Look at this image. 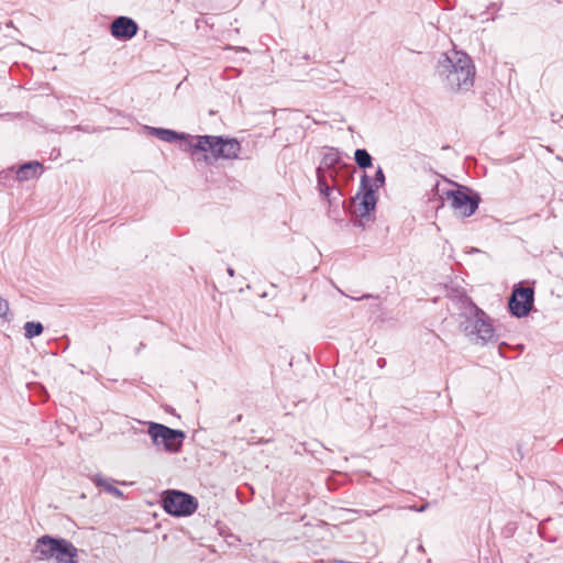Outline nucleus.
Instances as JSON below:
<instances>
[{"mask_svg":"<svg viewBox=\"0 0 563 563\" xmlns=\"http://www.w3.org/2000/svg\"><path fill=\"white\" fill-rule=\"evenodd\" d=\"M434 74L444 89L465 92L473 87L476 71L472 58L453 48L440 55Z\"/></svg>","mask_w":563,"mask_h":563,"instance_id":"obj_1","label":"nucleus"},{"mask_svg":"<svg viewBox=\"0 0 563 563\" xmlns=\"http://www.w3.org/2000/svg\"><path fill=\"white\" fill-rule=\"evenodd\" d=\"M429 201L437 203L435 211L442 209L448 201L457 214L468 218L476 212L482 199L474 189L443 177V183L437 181L432 187Z\"/></svg>","mask_w":563,"mask_h":563,"instance_id":"obj_2","label":"nucleus"},{"mask_svg":"<svg viewBox=\"0 0 563 563\" xmlns=\"http://www.w3.org/2000/svg\"><path fill=\"white\" fill-rule=\"evenodd\" d=\"M463 302L466 305L465 321L462 323L463 331L468 336H475L482 344L489 342L495 334L490 318L478 308L468 296H463Z\"/></svg>","mask_w":563,"mask_h":563,"instance_id":"obj_3","label":"nucleus"},{"mask_svg":"<svg viewBox=\"0 0 563 563\" xmlns=\"http://www.w3.org/2000/svg\"><path fill=\"white\" fill-rule=\"evenodd\" d=\"M148 435L157 448H163L165 452L178 453L181 451L186 433L183 430L172 429L158 422H148Z\"/></svg>","mask_w":563,"mask_h":563,"instance_id":"obj_4","label":"nucleus"},{"mask_svg":"<svg viewBox=\"0 0 563 563\" xmlns=\"http://www.w3.org/2000/svg\"><path fill=\"white\" fill-rule=\"evenodd\" d=\"M162 506L172 516L187 517L197 510L198 500L188 493L167 489L162 494Z\"/></svg>","mask_w":563,"mask_h":563,"instance_id":"obj_5","label":"nucleus"},{"mask_svg":"<svg viewBox=\"0 0 563 563\" xmlns=\"http://www.w3.org/2000/svg\"><path fill=\"white\" fill-rule=\"evenodd\" d=\"M377 199L372 178L367 174H364L361 177L360 191L354 198L355 205L353 213L355 217L371 216V212L375 210Z\"/></svg>","mask_w":563,"mask_h":563,"instance_id":"obj_6","label":"nucleus"},{"mask_svg":"<svg viewBox=\"0 0 563 563\" xmlns=\"http://www.w3.org/2000/svg\"><path fill=\"white\" fill-rule=\"evenodd\" d=\"M534 302V290L531 287H515L509 298V310L512 316L523 318L529 314Z\"/></svg>","mask_w":563,"mask_h":563,"instance_id":"obj_7","label":"nucleus"},{"mask_svg":"<svg viewBox=\"0 0 563 563\" xmlns=\"http://www.w3.org/2000/svg\"><path fill=\"white\" fill-rule=\"evenodd\" d=\"M210 148L208 152L211 153L214 159H235L239 157L241 152V144L236 139H223L222 136L209 135Z\"/></svg>","mask_w":563,"mask_h":563,"instance_id":"obj_8","label":"nucleus"},{"mask_svg":"<svg viewBox=\"0 0 563 563\" xmlns=\"http://www.w3.org/2000/svg\"><path fill=\"white\" fill-rule=\"evenodd\" d=\"M137 23L132 18L124 15L115 18L110 25L111 35L122 41L131 40L137 34Z\"/></svg>","mask_w":563,"mask_h":563,"instance_id":"obj_9","label":"nucleus"},{"mask_svg":"<svg viewBox=\"0 0 563 563\" xmlns=\"http://www.w3.org/2000/svg\"><path fill=\"white\" fill-rule=\"evenodd\" d=\"M58 538L44 534L36 540L33 549L35 559L40 561L53 559L56 554Z\"/></svg>","mask_w":563,"mask_h":563,"instance_id":"obj_10","label":"nucleus"},{"mask_svg":"<svg viewBox=\"0 0 563 563\" xmlns=\"http://www.w3.org/2000/svg\"><path fill=\"white\" fill-rule=\"evenodd\" d=\"M178 140L183 141L180 147L185 152H191L195 155L197 152L207 153L208 148H210V139L209 135H190L186 133H180Z\"/></svg>","mask_w":563,"mask_h":563,"instance_id":"obj_11","label":"nucleus"},{"mask_svg":"<svg viewBox=\"0 0 563 563\" xmlns=\"http://www.w3.org/2000/svg\"><path fill=\"white\" fill-rule=\"evenodd\" d=\"M78 556L77 548L68 540L58 538V545L55 554L57 563H76Z\"/></svg>","mask_w":563,"mask_h":563,"instance_id":"obj_12","label":"nucleus"},{"mask_svg":"<svg viewBox=\"0 0 563 563\" xmlns=\"http://www.w3.org/2000/svg\"><path fill=\"white\" fill-rule=\"evenodd\" d=\"M43 173V165L37 161L24 163L16 170L14 169L15 180L26 181L37 178Z\"/></svg>","mask_w":563,"mask_h":563,"instance_id":"obj_13","label":"nucleus"},{"mask_svg":"<svg viewBox=\"0 0 563 563\" xmlns=\"http://www.w3.org/2000/svg\"><path fill=\"white\" fill-rule=\"evenodd\" d=\"M336 167H346L347 169L353 168L351 165L342 161V153L338 148L329 147L317 168H322V172H324V169H333Z\"/></svg>","mask_w":563,"mask_h":563,"instance_id":"obj_14","label":"nucleus"},{"mask_svg":"<svg viewBox=\"0 0 563 563\" xmlns=\"http://www.w3.org/2000/svg\"><path fill=\"white\" fill-rule=\"evenodd\" d=\"M317 185L320 194L328 200L329 205L332 206V201L335 200V197L331 198V195L335 190V185L330 186L327 180V175L322 172V168H317Z\"/></svg>","mask_w":563,"mask_h":563,"instance_id":"obj_15","label":"nucleus"},{"mask_svg":"<svg viewBox=\"0 0 563 563\" xmlns=\"http://www.w3.org/2000/svg\"><path fill=\"white\" fill-rule=\"evenodd\" d=\"M145 130L147 133L152 136H155L159 139L161 141L173 143L180 136L179 132H176L174 130L169 129H163V128H153V126H145Z\"/></svg>","mask_w":563,"mask_h":563,"instance_id":"obj_16","label":"nucleus"},{"mask_svg":"<svg viewBox=\"0 0 563 563\" xmlns=\"http://www.w3.org/2000/svg\"><path fill=\"white\" fill-rule=\"evenodd\" d=\"M93 484L98 487H102L107 493L114 497L122 498L123 492L114 487L108 479H104L100 474L93 475L91 478Z\"/></svg>","mask_w":563,"mask_h":563,"instance_id":"obj_17","label":"nucleus"},{"mask_svg":"<svg viewBox=\"0 0 563 563\" xmlns=\"http://www.w3.org/2000/svg\"><path fill=\"white\" fill-rule=\"evenodd\" d=\"M354 161L356 165L362 169L369 168L373 165V157L365 148H357L355 151Z\"/></svg>","mask_w":563,"mask_h":563,"instance_id":"obj_18","label":"nucleus"},{"mask_svg":"<svg viewBox=\"0 0 563 563\" xmlns=\"http://www.w3.org/2000/svg\"><path fill=\"white\" fill-rule=\"evenodd\" d=\"M44 327L38 321H27L24 324V336L29 340L43 333Z\"/></svg>","mask_w":563,"mask_h":563,"instance_id":"obj_19","label":"nucleus"},{"mask_svg":"<svg viewBox=\"0 0 563 563\" xmlns=\"http://www.w3.org/2000/svg\"><path fill=\"white\" fill-rule=\"evenodd\" d=\"M372 184L374 185L375 191H376V189H378L379 187H383L385 185V174L380 166H378L374 178H372Z\"/></svg>","mask_w":563,"mask_h":563,"instance_id":"obj_20","label":"nucleus"},{"mask_svg":"<svg viewBox=\"0 0 563 563\" xmlns=\"http://www.w3.org/2000/svg\"><path fill=\"white\" fill-rule=\"evenodd\" d=\"M15 180V175H14V168H10V169H7L2 173H0V183L1 184H7L8 180Z\"/></svg>","mask_w":563,"mask_h":563,"instance_id":"obj_21","label":"nucleus"},{"mask_svg":"<svg viewBox=\"0 0 563 563\" xmlns=\"http://www.w3.org/2000/svg\"><path fill=\"white\" fill-rule=\"evenodd\" d=\"M9 311L10 309L8 300L0 297V319H8Z\"/></svg>","mask_w":563,"mask_h":563,"instance_id":"obj_22","label":"nucleus"},{"mask_svg":"<svg viewBox=\"0 0 563 563\" xmlns=\"http://www.w3.org/2000/svg\"><path fill=\"white\" fill-rule=\"evenodd\" d=\"M373 220L372 216H367V217H356V219L353 221V224L355 227H358V228H362V229H365L366 225L368 224V222H371Z\"/></svg>","mask_w":563,"mask_h":563,"instance_id":"obj_23","label":"nucleus"},{"mask_svg":"<svg viewBox=\"0 0 563 563\" xmlns=\"http://www.w3.org/2000/svg\"><path fill=\"white\" fill-rule=\"evenodd\" d=\"M343 167H336V168H333V169H324V173L327 175V179L330 178L334 184H336V179H338V175H339V172L342 169Z\"/></svg>","mask_w":563,"mask_h":563,"instance_id":"obj_24","label":"nucleus"},{"mask_svg":"<svg viewBox=\"0 0 563 563\" xmlns=\"http://www.w3.org/2000/svg\"><path fill=\"white\" fill-rule=\"evenodd\" d=\"M367 298H373V295L364 294L361 296H351V299L356 300V301L367 299Z\"/></svg>","mask_w":563,"mask_h":563,"instance_id":"obj_25","label":"nucleus"},{"mask_svg":"<svg viewBox=\"0 0 563 563\" xmlns=\"http://www.w3.org/2000/svg\"><path fill=\"white\" fill-rule=\"evenodd\" d=\"M429 503H424L422 506H420L418 509H416V511L418 512H423L427 510V508L429 507Z\"/></svg>","mask_w":563,"mask_h":563,"instance_id":"obj_26","label":"nucleus"},{"mask_svg":"<svg viewBox=\"0 0 563 563\" xmlns=\"http://www.w3.org/2000/svg\"><path fill=\"white\" fill-rule=\"evenodd\" d=\"M385 364H386V360H385V358L380 357V358H378V360H377V365H378L379 367H384V366H385Z\"/></svg>","mask_w":563,"mask_h":563,"instance_id":"obj_27","label":"nucleus"},{"mask_svg":"<svg viewBox=\"0 0 563 563\" xmlns=\"http://www.w3.org/2000/svg\"><path fill=\"white\" fill-rule=\"evenodd\" d=\"M242 420V415H239L233 421L232 423H235V422H240Z\"/></svg>","mask_w":563,"mask_h":563,"instance_id":"obj_28","label":"nucleus"},{"mask_svg":"<svg viewBox=\"0 0 563 563\" xmlns=\"http://www.w3.org/2000/svg\"><path fill=\"white\" fill-rule=\"evenodd\" d=\"M228 274H229L231 277H232V276H234V269H233V268H231V267H229V268H228Z\"/></svg>","mask_w":563,"mask_h":563,"instance_id":"obj_29","label":"nucleus"},{"mask_svg":"<svg viewBox=\"0 0 563 563\" xmlns=\"http://www.w3.org/2000/svg\"><path fill=\"white\" fill-rule=\"evenodd\" d=\"M418 550L421 551V552H424V548H423V545L421 543L418 545Z\"/></svg>","mask_w":563,"mask_h":563,"instance_id":"obj_30","label":"nucleus"},{"mask_svg":"<svg viewBox=\"0 0 563 563\" xmlns=\"http://www.w3.org/2000/svg\"><path fill=\"white\" fill-rule=\"evenodd\" d=\"M408 508H409L410 510H413V511H416V509H418L419 507H416V506H410V507H408Z\"/></svg>","mask_w":563,"mask_h":563,"instance_id":"obj_31","label":"nucleus"},{"mask_svg":"<svg viewBox=\"0 0 563 563\" xmlns=\"http://www.w3.org/2000/svg\"><path fill=\"white\" fill-rule=\"evenodd\" d=\"M332 212H333V213H335V212H338V213H339V212H340V211H339V209H338V206L333 209V211H332Z\"/></svg>","mask_w":563,"mask_h":563,"instance_id":"obj_32","label":"nucleus"},{"mask_svg":"<svg viewBox=\"0 0 563 563\" xmlns=\"http://www.w3.org/2000/svg\"><path fill=\"white\" fill-rule=\"evenodd\" d=\"M203 159H205L206 162H208V159H209L208 155H203Z\"/></svg>","mask_w":563,"mask_h":563,"instance_id":"obj_33","label":"nucleus"},{"mask_svg":"<svg viewBox=\"0 0 563 563\" xmlns=\"http://www.w3.org/2000/svg\"><path fill=\"white\" fill-rule=\"evenodd\" d=\"M336 195H338L339 197H341V196H342V194H341V191H340V190H336Z\"/></svg>","mask_w":563,"mask_h":563,"instance_id":"obj_34","label":"nucleus"},{"mask_svg":"<svg viewBox=\"0 0 563 563\" xmlns=\"http://www.w3.org/2000/svg\"><path fill=\"white\" fill-rule=\"evenodd\" d=\"M499 354L503 355L501 346H499Z\"/></svg>","mask_w":563,"mask_h":563,"instance_id":"obj_35","label":"nucleus"},{"mask_svg":"<svg viewBox=\"0 0 563 563\" xmlns=\"http://www.w3.org/2000/svg\"><path fill=\"white\" fill-rule=\"evenodd\" d=\"M561 122H562V126H563V117H562V119H561Z\"/></svg>","mask_w":563,"mask_h":563,"instance_id":"obj_36","label":"nucleus"}]
</instances>
